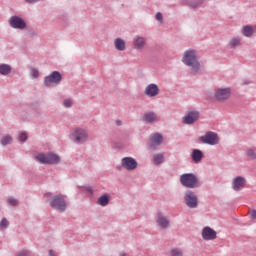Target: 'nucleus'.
<instances>
[{"instance_id": "nucleus-20", "label": "nucleus", "mask_w": 256, "mask_h": 256, "mask_svg": "<svg viewBox=\"0 0 256 256\" xmlns=\"http://www.w3.org/2000/svg\"><path fill=\"white\" fill-rule=\"evenodd\" d=\"M114 45H115V48L118 50V51H125V40L121 39V38H117L115 41H114Z\"/></svg>"}, {"instance_id": "nucleus-24", "label": "nucleus", "mask_w": 256, "mask_h": 256, "mask_svg": "<svg viewBox=\"0 0 256 256\" xmlns=\"http://www.w3.org/2000/svg\"><path fill=\"white\" fill-rule=\"evenodd\" d=\"M98 205H101L102 207H105L109 205V196L103 195L98 199Z\"/></svg>"}, {"instance_id": "nucleus-29", "label": "nucleus", "mask_w": 256, "mask_h": 256, "mask_svg": "<svg viewBox=\"0 0 256 256\" xmlns=\"http://www.w3.org/2000/svg\"><path fill=\"white\" fill-rule=\"evenodd\" d=\"M7 227H9V221H7V219L4 218L0 222V229H7Z\"/></svg>"}, {"instance_id": "nucleus-19", "label": "nucleus", "mask_w": 256, "mask_h": 256, "mask_svg": "<svg viewBox=\"0 0 256 256\" xmlns=\"http://www.w3.org/2000/svg\"><path fill=\"white\" fill-rule=\"evenodd\" d=\"M144 121L146 123H155V121H158L157 114L154 112H148L144 115Z\"/></svg>"}, {"instance_id": "nucleus-39", "label": "nucleus", "mask_w": 256, "mask_h": 256, "mask_svg": "<svg viewBox=\"0 0 256 256\" xmlns=\"http://www.w3.org/2000/svg\"><path fill=\"white\" fill-rule=\"evenodd\" d=\"M49 255H50V256H55V252H54L53 250H50V251H49Z\"/></svg>"}, {"instance_id": "nucleus-12", "label": "nucleus", "mask_w": 256, "mask_h": 256, "mask_svg": "<svg viewBox=\"0 0 256 256\" xmlns=\"http://www.w3.org/2000/svg\"><path fill=\"white\" fill-rule=\"evenodd\" d=\"M198 119H199V112L191 111V112H188L187 115L183 117V123H185V125H191L195 123V121H197Z\"/></svg>"}, {"instance_id": "nucleus-5", "label": "nucleus", "mask_w": 256, "mask_h": 256, "mask_svg": "<svg viewBox=\"0 0 256 256\" xmlns=\"http://www.w3.org/2000/svg\"><path fill=\"white\" fill-rule=\"evenodd\" d=\"M61 80V73H59L58 71H54L49 76L45 77L44 85L46 87H53V85H59V83H61Z\"/></svg>"}, {"instance_id": "nucleus-31", "label": "nucleus", "mask_w": 256, "mask_h": 256, "mask_svg": "<svg viewBox=\"0 0 256 256\" xmlns=\"http://www.w3.org/2000/svg\"><path fill=\"white\" fill-rule=\"evenodd\" d=\"M63 105H64V107H72L73 100L72 99H66V100H64Z\"/></svg>"}, {"instance_id": "nucleus-36", "label": "nucleus", "mask_w": 256, "mask_h": 256, "mask_svg": "<svg viewBox=\"0 0 256 256\" xmlns=\"http://www.w3.org/2000/svg\"><path fill=\"white\" fill-rule=\"evenodd\" d=\"M249 215H250V219H256V210H251L249 212Z\"/></svg>"}, {"instance_id": "nucleus-37", "label": "nucleus", "mask_w": 256, "mask_h": 256, "mask_svg": "<svg viewBox=\"0 0 256 256\" xmlns=\"http://www.w3.org/2000/svg\"><path fill=\"white\" fill-rule=\"evenodd\" d=\"M18 256H29V252L23 251V252L19 253Z\"/></svg>"}, {"instance_id": "nucleus-35", "label": "nucleus", "mask_w": 256, "mask_h": 256, "mask_svg": "<svg viewBox=\"0 0 256 256\" xmlns=\"http://www.w3.org/2000/svg\"><path fill=\"white\" fill-rule=\"evenodd\" d=\"M156 19H157V21L162 22V21H163V14H161V12H158V13L156 14Z\"/></svg>"}, {"instance_id": "nucleus-1", "label": "nucleus", "mask_w": 256, "mask_h": 256, "mask_svg": "<svg viewBox=\"0 0 256 256\" xmlns=\"http://www.w3.org/2000/svg\"><path fill=\"white\" fill-rule=\"evenodd\" d=\"M184 65L191 67L192 73H197L201 68V64L197 61V52L195 50H187L182 58Z\"/></svg>"}, {"instance_id": "nucleus-4", "label": "nucleus", "mask_w": 256, "mask_h": 256, "mask_svg": "<svg viewBox=\"0 0 256 256\" xmlns=\"http://www.w3.org/2000/svg\"><path fill=\"white\" fill-rule=\"evenodd\" d=\"M50 206L52 209H55L56 211H60V213H63V211L67 209L65 197H63V195L54 196L50 201Z\"/></svg>"}, {"instance_id": "nucleus-32", "label": "nucleus", "mask_w": 256, "mask_h": 256, "mask_svg": "<svg viewBox=\"0 0 256 256\" xmlns=\"http://www.w3.org/2000/svg\"><path fill=\"white\" fill-rule=\"evenodd\" d=\"M8 203H9V205H12V207H15L19 204V202L14 198H9Z\"/></svg>"}, {"instance_id": "nucleus-40", "label": "nucleus", "mask_w": 256, "mask_h": 256, "mask_svg": "<svg viewBox=\"0 0 256 256\" xmlns=\"http://www.w3.org/2000/svg\"><path fill=\"white\" fill-rule=\"evenodd\" d=\"M117 125H121V124L119 123V121H117Z\"/></svg>"}, {"instance_id": "nucleus-21", "label": "nucleus", "mask_w": 256, "mask_h": 256, "mask_svg": "<svg viewBox=\"0 0 256 256\" xmlns=\"http://www.w3.org/2000/svg\"><path fill=\"white\" fill-rule=\"evenodd\" d=\"M192 159L195 163H200L201 159H203V152L201 150H194L192 152Z\"/></svg>"}, {"instance_id": "nucleus-28", "label": "nucleus", "mask_w": 256, "mask_h": 256, "mask_svg": "<svg viewBox=\"0 0 256 256\" xmlns=\"http://www.w3.org/2000/svg\"><path fill=\"white\" fill-rule=\"evenodd\" d=\"M171 255L172 256H183V250H181L179 248H174L171 251Z\"/></svg>"}, {"instance_id": "nucleus-8", "label": "nucleus", "mask_w": 256, "mask_h": 256, "mask_svg": "<svg viewBox=\"0 0 256 256\" xmlns=\"http://www.w3.org/2000/svg\"><path fill=\"white\" fill-rule=\"evenodd\" d=\"M200 141L206 145H217L219 143V136L214 132H207L204 136L200 137Z\"/></svg>"}, {"instance_id": "nucleus-3", "label": "nucleus", "mask_w": 256, "mask_h": 256, "mask_svg": "<svg viewBox=\"0 0 256 256\" xmlns=\"http://www.w3.org/2000/svg\"><path fill=\"white\" fill-rule=\"evenodd\" d=\"M180 182L183 187H187L188 189H195L199 186V180L195 174H183L180 176Z\"/></svg>"}, {"instance_id": "nucleus-27", "label": "nucleus", "mask_w": 256, "mask_h": 256, "mask_svg": "<svg viewBox=\"0 0 256 256\" xmlns=\"http://www.w3.org/2000/svg\"><path fill=\"white\" fill-rule=\"evenodd\" d=\"M13 141V138L10 135H6L1 139V145H9Z\"/></svg>"}, {"instance_id": "nucleus-26", "label": "nucleus", "mask_w": 256, "mask_h": 256, "mask_svg": "<svg viewBox=\"0 0 256 256\" xmlns=\"http://www.w3.org/2000/svg\"><path fill=\"white\" fill-rule=\"evenodd\" d=\"M241 43V39L239 38H232L229 42L230 47L235 48Z\"/></svg>"}, {"instance_id": "nucleus-23", "label": "nucleus", "mask_w": 256, "mask_h": 256, "mask_svg": "<svg viewBox=\"0 0 256 256\" xmlns=\"http://www.w3.org/2000/svg\"><path fill=\"white\" fill-rule=\"evenodd\" d=\"M163 161H165V157L163 156V154L154 155V157H153L154 165H161V163H163Z\"/></svg>"}, {"instance_id": "nucleus-33", "label": "nucleus", "mask_w": 256, "mask_h": 256, "mask_svg": "<svg viewBox=\"0 0 256 256\" xmlns=\"http://www.w3.org/2000/svg\"><path fill=\"white\" fill-rule=\"evenodd\" d=\"M31 75H32V77H34V79H37V77H39V70L32 69L31 70Z\"/></svg>"}, {"instance_id": "nucleus-13", "label": "nucleus", "mask_w": 256, "mask_h": 256, "mask_svg": "<svg viewBox=\"0 0 256 256\" xmlns=\"http://www.w3.org/2000/svg\"><path fill=\"white\" fill-rule=\"evenodd\" d=\"M246 183L247 180H245L244 177L238 176L233 180L232 188L234 189V191H241V189L245 188Z\"/></svg>"}, {"instance_id": "nucleus-10", "label": "nucleus", "mask_w": 256, "mask_h": 256, "mask_svg": "<svg viewBox=\"0 0 256 256\" xmlns=\"http://www.w3.org/2000/svg\"><path fill=\"white\" fill-rule=\"evenodd\" d=\"M202 237L205 241H213V239H217V232L211 227H205L202 230Z\"/></svg>"}, {"instance_id": "nucleus-16", "label": "nucleus", "mask_w": 256, "mask_h": 256, "mask_svg": "<svg viewBox=\"0 0 256 256\" xmlns=\"http://www.w3.org/2000/svg\"><path fill=\"white\" fill-rule=\"evenodd\" d=\"M147 45V40L144 37L136 36L133 40L134 49L142 50Z\"/></svg>"}, {"instance_id": "nucleus-2", "label": "nucleus", "mask_w": 256, "mask_h": 256, "mask_svg": "<svg viewBox=\"0 0 256 256\" xmlns=\"http://www.w3.org/2000/svg\"><path fill=\"white\" fill-rule=\"evenodd\" d=\"M36 161H38V163H42V165H57V163L61 161V158L59 155L54 153H42L36 156Z\"/></svg>"}, {"instance_id": "nucleus-9", "label": "nucleus", "mask_w": 256, "mask_h": 256, "mask_svg": "<svg viewBox=\"0 0 256 256\" xmlns=\"http://www.w3.org/2000/svg\"><path fill=\"white\" fill-rule=\"evenodd\" d=\"M72 137L76 143H84V141H87V132L83 129H76L72 133Z\"/></svg>"}, {"instance_id": "nucleus-18", "label": "nucleus", "mask_w": 256, "mask_h": 256, "mask_svg": "<svg viewBox=\"0 0 256 256\" xmlns=\"http://www.w3.org/2000/svg\"><path fill=\"white\" fill-rule=\"evenodd\" d=\"M156 223L162 229H167V227H169V220L165 216H163V214H158Z\"/></svg>"}, {"instance_id": "nucleus-34", "label": "nucleus", "mask_w": 256, "mask_h": 256, "mask_svg": "<svg viewBox=\"0 0 256 256\" xmlns=\"http://www.w3.org/2000/svg\"><path fill=\"white\" fill-rule=\"evenodd\" d=\"M27 140V133H21L19 135V141L25 142Z\"/></svg>"}, {"instance_id": "nucleus-6", "label": "nucleus", "mask_w": 256, "mask_h": 256, "mask_svg": "<svg viewBox=\"0 0 256 256\" xmlns=\"http://www.w3.org/2000/svg\"><path fill=\"white\" fill-rule=\"evenodd\" d=\"M231 97L230 88H218L214 90V99L219 102L227 101Z\"/></svg>"}, {"instance_id": "nucleus-38", "label": "nucleus", "mask_w": 256, "mask_h": 256, "mask_svg": "<svg viewBox=\"0 0 256 256\" xmlns=\"http://www.w3.org/2000/svg\"><path fill=\"white\" fill-rule=\"evenodd\" d=\"M39 0H26L27 3H37Z\"/></svg>"}, {"instance_id": "nucleus-17", "label": "nucleus", "mask_w": 256, "mask_h": 256, "mask_svg": "<svg viewBox=\"0 0 256 256\" xmlns=\"http://www.w3.org/2000/svg\"><path fill=\"white\" fill-rule=\"evenodd\" d=\"M163 143V135L159 133L152 134L150 136V147H157Z\"/></svg>"}, {"instance_id": "nucleus-15", "label": "nucleus", "mask_w": 256, "mask_h": 256, "mask_svg": "<svg viewBox=\"0 0 256 256\" xmlns=\"http://www.w3.org/2000/svg\"><path fill=\"white\" fill-rule=\"evenodd\" d=\"M10 25L14 29H25V21L19 17H12L10 19Z\"/></svg>"}, {"instance_id": "nucleus-30", "label": "nucleus", "mask_w": 256, "mask_h": 256, "mask_svg": "<svg viewBox=\"0 0 256 256\" xmlns=\"http://www.w3.org/2000/svg\"><path fill=\"white\" fill-rule=\"evenodd\" d=\"M247 156H248L250 159H256L255 150H253V149H248V150H247Z\"/></svg>"}, {"instance_id": "nucleus-14", "label": "nucleus", "mask_w": 256, "mask_h": 256, "mask_svg": "<svg viewBox=\"0 0 256 256\" xmlns=\"http://www.w3.org/2000/svg\"><path fill=\"white\" fill-rule=\"evenodd\" d=\"M145 95L148 97H157L159 95V86L157 84H149L145 89Z\"/></svg>"}, {"instance_id": "nucleus-25", "label": "nucleus", "mask_w": 256, "mask_h": 256, "mask_svg": "<svg viewBox=\"0 0 256 256\" xmlns=\"http://www.w3.org/2000/svg\"><path fill=\"white\" fill-rule=\"evenodd\" d=\"M242 33L245 35V37H251V35H253V27L245 26L242 30Z\"/></svg>"}, {"instance_id": "nucleus-22", "label": "nucleus", "mask_w": 256, "mask_h": 256, "mask_svg": "<svg viewBox=\"0 0 256 256\" xmlns=\"http://www.w3.org/2000/svg\"><path fill=\"white\" fill-rule=\"evenodd\" d=\"M11 73V66L7 64L0 65V74L1 75H9Z\"/></svg>"}, {"instance_id": "nucleus-7", "label": "nucleus", "mask_w": 256, "mask_h": 256, "mask_svg": "<svg viewBox=\"0 0 256 256\" xmlns=\"http://www.w3.org/2000/svg\"><path fill=\"white\" fill-rule=\"evenodd\" d=\"M184 201L190 209H195L199 205V201L197 199V195L194 194L193 191H187L184 196Z\"/></svg>"}, {"instance_id": "nucleus-11", "label": "nucleus", "mask_w": 256, "mask_h": 256, "mask_svg": "<svg viewBox=\"0 0 256 256\" xmlns=\"http://www.w3.org/2000/svg\"><path fill=\"white\" fill-rule=\"evenodd\" d=\"M122 167L124 169H127V171H133L134 169H137V161L131 157H126L122 159Z\"/></svg>"}]
</instances>
